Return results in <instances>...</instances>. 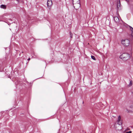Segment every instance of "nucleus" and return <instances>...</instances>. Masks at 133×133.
Returning a JSON list of instances; mask_svg holds the SVG:
<instances>
[{"label":"nucleus","instance_id":"f257e3e1","mask_svg":"<svg viewBox=\"0 0 133 133\" xmlns=\"http://www.w3.org/2000/svg\"><path fill=\"white\" fill-rule=\"evenodd\" d=\"M130 57L129 54L127 53L123 54L120 56V58L124 60H127Z\"/></svg>","mask_w":133,"mask_h":133},{"label":"nucleus","instance_id":"f03ea898","mask_svg":"<svg viewBox=\"0 0 133 133\" xmlns=\"http://www.w3.org/2000/svg\"><path fill=\"white\" fill-rule=\"evenodd\" d=\"M130 41L128 39H122L121 41L122 44L125 46H128L130 44Z\"/></svg>","mask_w":133,"mask_h":133},{"label":"nucleus","instance_id":"7ed1b4c3","mask_svg":"<svg viewBox=\"0 0 133 133\" xmlns=\"http://www.w3.org/2000/svg\"><path fill=\"white\" fill-rule=\"evenodd\" d=\"M118 124L119 126H121V128L119 129H118V130H121L122 129V120L121 119V117L120 116H119L118 117V119L117 121Z\"/></svg>","mask_w":133,"mask_h":133},{"label":"nucleus","instance_id":"20e7f679","mask_svg":"<svg viewBox=\"0 0 133 133\" xmlns=\"http://www.w3.org/2000/svg\"><path fill=\"white\" fill-rule=\"evenodd\" d=\"M72 1L74 7H76V5H77L78 7H80V4L79 0H72Z\"/></svg>","mask_w":133,"mask_h":133},{"label":"nucleus","instance_id":"39448f33","mask_svg":"<svg viewBox=\"0 0 133 133\" xmlns=\"http://www.w3.org/2000/svg\"><path fill=\"white\" fill-rule=\"evenodd\" d=\"M117 8L118 10H120L121 9V4L120 3V1L119 0H118L117 2Z\"/></svg>","mask_w":133,"mask_h":133},{"label":"nucleus","instance_id":"423d86ee","mask_svg":"<svg viewBox=\"0 0 133 133\" xmlns=\"http://www.w3.org/2000/svg\"><path fill=\"white\" fill-rule=\"evenodd\" d=\"M52 3L51 0H48L47 6L48 8H50L52 5Z\"/></svg>","mask_w":133,"mask_h":133},{"label":"nucleus","instance_id":"0eeeda50","mask_svg":"<svg viewBox=\"0 0 133 133\" xmlns=\"http://www.w3.org/2000/svg\"><path fill=\"white\" fill-rule=\"evenodd\" d=\"M115 21L116 23H118L119 21V19L118 18L117 16H115L114 18Z\"/></svg>","mask_w":133,"mask_h":133},{"label":"nucleus","instance_id":"6e6552de","mask_svg":"<svg viewBox=\"0 0 133 133\" xmlns=\"http://www.w3.org/2000/svg\"><path fill=\"white\" fill-rule=\"evenodd\" d=\"M130 30L131 32V35L133 37V28L130 26H129Z\"/></svg>","mask_w":133,"mask_h":133},{"label":"nucleus","instance_id":"1a4fd4ad","mask_svg":"<svg viewBox=\"0 0 133 133\" xmlns=\"http://www.w3.org/2000/svg\"><path fill=\"white\" fill-rule=\"evenodd\" d=\"M132 81H130V83L128 85V87H130L132 86Z\"/></svg>","mask_w":133,"mask_h":133},{"label":"nucleus","instance_id":"9d476101","mask_svg":"<svg viewBox=\"0 0 133 133\" xmlns=\"http://www.w3.org/2000/svg\"><path fill=\"white\" fill-rule=\"evenodd\" d=\"M1 8H2L5 9L6 8V6L5 5H2L1 6Z\"/></svg>","mask_w":133,"mask_h":133},{"label":"nucleus","instance_id":"9b49d317","mask_svg":"<svg viewBox=\"0 0 133 133\" xmlns=\"http://www.w3.org/2000/svg\"><path fill=\"white\" fill-rule=\"evenodd\" d=\"M91 58L94 60H96V58L94 56H91Z\"/></svg>","mask_w":133,"mask_h":133},{"label":"nucleus","instance_id":"f8f14e48","mask_svg":"<svg viewBox=\"0 0 133 133\" xmlns=\"http://www.w3.org/2000/svg\"><path fill=\"white\" fill-rule=\"evenodd\" d=\"M74 7L75 8V9H77L79 8V7H78V5H76V7Z\"/></svg>","mask_w":133,"mask_h":133},{"label":"nucleus","instance_id":"ddd939ff","mask_svg":"<svg viewBox=\"0 0 133 133\" xmlns=\"http://www.w3.org/2000/svg\"><path fill=\"white\" fill-rule=\"evenodd\" d=\"M131 131H129L127 132L126 133H131Z\"/></svg>","mask_w":133,"mask_h":133},{"label":"nucleus","instance_id":"4468645a","mask_svg":"<svg viewBox=\"0 0 133 133\" xmlns=\"http://www.w3.org/2000/svg\"><path fill=\"white\" fill-rule=\"evenodd\" d=\"M30 59V58H28V61H29Z\"/></svg>","mask_w":133,"mask_h":133},{"label":"nucleus","instance_id":"2eb2a0df","mask_svg":"<svg viewBox=\"0 0 133 133\" xmlns=\"http://www.w3.org/2000/svg\"><path fill=\"white\" fill-rule=\"evenodd\" d=\"M18 2H19V0H16Z\"/></svg>","mask_w":133,"mask_h":133},{"label":"nucleus","instance_id":"dca6fc26","mask_svg":"<svg viewBox=\"0 0 133 133\" xmlns=\"http://www.w3.org/2000/svg\"><path fill=\"white\" fill-rule=\"evenodd\" d=\"M127 1V0H126Z\"/></svg>","mask_w":133,"mask_h":133}]
</instances>
